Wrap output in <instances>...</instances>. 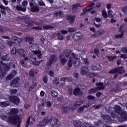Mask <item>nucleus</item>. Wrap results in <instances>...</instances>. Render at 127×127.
Returning a JSON list of instances; mask_svg holds the SVG:
<instances>
[{"label":"nucleus","instance_id":"nucleus-4","mask_svg":"<svg viewBox=\"0 0 127 127\" xmlns=\"http://www.w3.org/2000/svg\"><path fill=\"white\" fill-rule=\"evenodd\" d=\"M19 81H20V78L18 77H16L12 80L10 82V86L11 87H13V88H17L19 87L20 83Z\"/></svg>","mask_w":127,"mask_h":127},{"label":"nucleus","instance_id":"nucleus-64","mask_svg":"<svg viewBox=\"0 0 127 127\" xmlns=\"http://www.w3.org/2000/svg\"><path fill=\"white\" fill-rule=\"evenodd\" d=\"M10 93H11V94H16V93H17V89H10Z\"/></svg>","mask_w":127,"mask_h":127},{"label":"nucleus","instance_id":"nucleus-46","mask_svg":"<svg viewBox=\"0 0 127 127\" xmlns=\"http://www.w3.org/2000/svg\"><path fill=\"white\" fill-rule=\"evenodd\" d=\"M69 82H71L72 81V80H71V78L70 77H62L61 78V81H63L64 82H65V81H69Z\"/></svg>","mask_w":127,"mask_h":127},{"label":"nucleus","instance_id":"nucleus-11","mask_svg":"<svg viewBox=\"0 0 127 127\" xmlns=\"http://www.w3.org/2000/svg\"><path fill=\"white\" fill-rule=\"evenodd\" d=\"M73 95L74 96H82L83 95V91L81 90L79 87H76L73 91Z\"/></svg>","mask_w":127,"mask_h":127},{"label":"nucleus","instance_id":"nucleus-38","mask_svg":"<svg viewBox=\"0 0 127 127\" xmlns=\"http://www.w3.org/2000/svg\"><path fill=\"white\" fill-rule=\"evenodd\" d=\"M107 59L109 60V61H114L115 59L117 58V56H107Z\"/></svg>","mask_w":127,"mask_h":127},{"label":"nucleus","instance_id":"nucleus-24","mask_svg":"<svg viewBox=\"0 0 127 127\" xmlns=\"http://www.w3.org/2000/svg\"><path fill=\"white\" fill-rule=\"evenodd\" d=\"M33 54L34 57H35V55H37V57L39 58V59H41L42 53H41V51H34L33 52Z\"/></svg>","mask_w":127,"mask_h":127},{"label":"nucleus","instance_id":"nucleus-8","mask_svg":"<svg viewBox=\"0 0 127 127\" xmlns=\"http://www.w3.org/2000/svg\"><path fill=\"white\" fill-rule=\"evenodd\" d=\"M24 23L25 24H27L28 27H32L34 25L33 22L30 19L28 16H26L25 20H24Z\"/></svg>","mask_w":127,"mask_h":127},{"label":"nucleus","instance_id":"nucleus-29","mask_svg":"<svg viewBox=\"0 0 127 127\" xmlns=\"http://www.w3.org/2000/svg\"><path fill=\"white\" fill-rule=\"evenodd\" d=\"M40 9L39 7H38V6H34V7H32L31 8V11L32 12H38V11H40Z\"/></svg>","mask_w":127,"mask_h":127},{"label":"nucleus","instance_id":"nucleus-6","mask_svg":"<svg viewBox=\"0 0 127 127\" xmlns=\"http://www.w3.org/2000/svg\"><path fill=\"white\" fill-rule=\"evenodd\" d=\"M0 66H2L3 71H4V72H8V71L10 70V65L9 64L3 63V61L2 60L0 61Z\"/></svg>","mask_w":127,"mask_h":127},{"label":"nucleus","instance_id":"nucleus-27","mask_svg":"<svg viewBox=\"0 0 127 127\" xmlns=\"http://www.w3.org/2000/svg\"><path fill=\"white\" fill-rule=\"evenodd\" d=\"M9 55L6 54V55L3 56L1 58V60L2 61H7V62H8V61L10 60L9 58Z\"/></svg>","mask_w":127,"mask_h":127},{"label":"nucleus","instance_id":"nucleus-21","mask_svg":"<svg viewBox=\"0 0 127 127\" xmlns=\"http://www.w3.org/2000/svg\"><path fill=\"white\" fill-rule=\"evenodd\" d=\"M19 111L17 108H11L10 110L9 114L12 115V116H15L18 114Z\"/></svg>","mask_w":127,"mask_h":127},{"label":"nucleus","instance_id":"nucleus-60","mask_svg":"<svg viewBox=\"0 0 127 127\" xmlns=\"http://www.w3.org/2000/svg\"><path fill=\"white\" fill-rule=\"evenodd\" d=\"M95 2H91L88 4V5L87 6V7H88V8H91V7H94L93 6H94V5H95Z\"/></svg>","mask_w":127,"mask_h":127},{"label":"nucleus","instance_id":"nucleus-1","mask_svg":"<svg viewBox=\"0 0 127 127\" xmlns=\"http://www.w3.org/2000/svg\"><path fill=\"white\" fill-rule=\"evenodd\" d=\"M21 121L18 115L9 116L8 118V124L12 126H16L17 124H20Z\"/></svg>","mask_w":127,"mask_h":127},{"label":"nucleus","instance_id":"nucleus-42","mask_svg":"<svg viewBox=\"0 0 127 127\" xmlns=\"http://www.w3.org/2000/svg\"><path fill=\"white\" fill-rule=\"evenodd\" d=\"M103 118L104 119V120H106L107 121H108L109 123H111V122H112V117H111V116H110L105 115Z\"/></svg>","mask_w":127,"mask_h":127},{"label":"nucleus","instance_id":"nucleus-41","mask_svg":"<svg viewBox=\"0 0 127 127\" xmlns=\"http://www.w3.org/2000/svg\"><path fill=\"white\" fill-rule=\"evenodd\" d=\"M109 73V74H116V73H118V68H115L111 69Z\"/></svg>","mask_w":127,"mask_h":127},{"label":"nucleus","instance_id":"nucleus-17","mask_svg":"<svg viewBox=\"0 0 127 127\" xmlns=\"http://www.w3.org/2000/svg\"><path fill=\"white\" fill-rule=\"evenodd\" d=\"M75 18H76V15H74L73 16L68 15L67 16H66V20H68L70 24H73V23H74L75 22Z\"/></svg>","mask_w":127,"mask_h":127},{"label":"nucleus","instance_id":"nucleus-37","mask_svg":"<svg viewBox=\"0 0 127 127\" xmlns=\"http://www.w3.org/2000/svg\"><path fill=\"white\" fill-rule=\"evenodd\" d=\"M64 56L65 57H66V58H68V57H69V56H70V54H71V53L68 50H65L64 52Z\"/></svg>","mask_w":127,"mask_h":127},{"label":"nucleus","instance_id":"nucleus-47","mask_svg":"<svg viewBox=\"0 0 127 127\" xmlns=\"http://www.w3.org/2000/svg\"><path fill=\"white\" fill-rule=\"evenodd\" d=\"M33 40H34V38H33L32 37L28 36L25 38V41H26V42H29V41H33Z\"/></svg>","mask_w":127,"mask_h":127},{"label":"nucleus","instance_id":"nucleus-25","mask_svg":"<svg viewBox=\"0 0 127 127\" xmlns=\"http://www.w3.org/2000/svg\"><path fill=\"white\" fill-rule=\"evenodd\" d=\"M89 71V68L87 66H83L81 69V73L83 75H86Z\"/></svg>","mask_w":127,"mask_h":127},{"label":"nucleus","instance_id":"nucleus-36","mask_svg":"<svg viewBox=\"0 0 127 127\" xmlns=\"http://www.w3.org/2000/svg\"><path fill=\"white\" fill-rule=\"evenodd\" d=\"M119 32H120V33H122L123 34H125V32H126V29H125L124 28V25H122L119 29Z\"/></svg>","mask_w":127,"mask_h":127},{"label":"nucleus","instance_id":"nucleus-44","mask_svg":"<svg viewBox=\"0 0 127 127\" xmlns=\"http://www.w3.org/2000/svg\"><path fill=\"white\" fill-rule=\"evenodd\" d=\"M110 115L113 119H117V118H118V115L116 114L115 111L111 112Z\"/></svg>","mask_w":127,"mask_h":127},{"label":"nucleus","instance_id":"nucleus-52","mask_svg":"<svg viewBox=\"0 0 127 127\" xmlns=\"http://www.w3.org/2000/svg\"><path fill=\"white\" fill-rule=\"evenodd\" d=\"M59 121V120H58V119H54L53 120V122L54 124H52V125H51V126H54V127H56V126H57V123H58V121Z\"/></svg>","mask_w":127,"mask_h":127},{"label":"nucleus","instance_id":"nucleus-55","mask_svg":"<svg viewBox=\"0 0 127 127\" xmlns=\"http://www.w3.org/2000/svg\"><path fill=\"white\" fill-rule=\"evenodd\" d=\"M98 74L97 73H95L94 72H90L89 74V76L90 78H93L94 77H96Z\"/></svg>","mask_w":127,"mask_h":127},{"label":"nucleus","instance_id":"nucleus-12","mask_svg":"<svg viewBox=\"0 0 127 127\" xmlns=\"http://www.w3.org/2000/svg\"><path fill=\"white\" fill-rule=\"evenodd\" d=\"M45 125H52V117L51 116L46 117L43 120Z\"/></svg>","mask_w":127,"mask_h":127},{"label":"nucleus","instance_id":"nucleus-18","mask_svg":"<svg viewBox=\"0 0 127 127\" xmlns=\"http://www.w3.org/2000/svg\"><path fill=\"white\" fill-rule=\"evenodd\" d=\"M17 74V71L16 70L12 71V72L6 76V80H11Z\"/></svg>","mask_w":127,"mask_h":127},{"label":"nucleus","instance_id":"nucleus-13","mask_svg":"<svg viewBox=\"0 0 127 127\" xmlns=\"http://www.w3.org/2000/svg\"><path fill=\"white\" fill-rule=\"evenodd\" d=\"M30 58L32 59H34L35 61L32 62V64L34 65V66H39L40 65L41 62L43 61V60L39 61H36V57H34V55H31Z\"/></svg>","mask_w":127,"mask_h":127},{"label":"nucleus","instance_id":"nucleus-15","mask_svg":"<svg viewBox=\"0 0 127 127\" xmlns=\"http://www.w3.org/2000/svg\"><path fill=\"white\" fill-rule=\"evenodd\" d=\"M12 40L13 41V43L14 44H19V43H21L22 42V39H21V38H18L15 36L12 37Z\"/></svg>","mask_w":127,"mask_h":127},{"label":"nucleus","instance_id":"nucleus-33","mask_svg":"<svg viewBox=\"0 0 127 127\" xmlns=\"http://www.w3.org/2000/svg\"><path fill=\"white\" fill-rule=\"evenodd\" d=\"M117 73H118V74H123V73H125L124 67L120 66L119 68H117Z\"/></svg>","mask_w":127,"mask_h":127},{"label":"nucleus","instance_id":"nucleus-7","mask_svg":"<svg viewBox=\"0 0 127 127\" xmlns=\"http://www.w3.org/2000/svg\"><path fill=\"white\" fill-rule=\"evenodd\" d=\"M120 118H119V120L121 123H124V122L127 121V113L126 111L123 112L120 115Z\"/></svg>","mask_w":127,"mask_h":127},{"label":"nucleus","instance_id":"nucleus-34","mask_svg":"<svg viewBox=\"0 0 127 127\" xmlns=\"http://www.w3.org/2000/svg\"><path fill=\"white\" fill-rule=\"evenodd\" d=\"M55 15L56 16H58V15H59L60 18H62V17H63V12L62 11H59V12H56L55 13Z\"/></svg>","mask_w":127,"mask_h":127},{"label":"nucleus","instance_id":"nucleus-5","mask_svg":"<svg viewBox=\"0 0 127 127\" xmlns=\"http://www.w3.org/2000/svg\"><path fill=\"white\" fill-rule=\"evenodd\" d=\"M54 62H56V55H51L50 56V59L46 63L47 67H50Z\"/></svg>","mask_w":127,"mask_h":127},{"label":"nucleus","instance_id":"nucleus-63","mask_svg":"<svg viewBox=\"0 0 127 127\" xmlns=\"http://www.w3.org/2000/svg\"><path fill=\"white\" fill-rule=\"evenodd\" d=\"M122 52H123V53H127V47H125L122 48Z\"/></svg>","mask_w":127,"mask_h":127},{"label":"nucleus","instance_id":"nucleus-10","mask_svg":"<svg viewBox=\"0 0 127 127\" xmlns=\"http://www.w3.org/2000/svg\"><path fill=\"white\" fill-rule=\"evenodd\" d=\"M72 39L75 41L80 40V39H82V34L80 32L75 33L72 36Z\"/></svg>","mask_w":127,"mask_h":127},{"label":"nucleus","instance_id":"nucleus-20","mask_svg":"<svg viewBox=\"0 0 127 127\" xmlns=\"http://www.w3.org/2000/svg\"><path fill=\"white\" fill-rule=\"evenodd\" d=\"M69 110H70V108H68L67 106H65V105L62 106V114H64V115H66V114H67V113L69 112Z\"/></svg>","mask_w":127,"mask_h":127},{"label":"nucleus","instance_id":"nucleus-23","mask_svg":"<svg viewBox=\"0 0 127 127\" xmlns=\"http://www.w3.org/2000/svg\"><path fill=\"white\" fill-rule=\"evenodd\" d=\"M15 8L18 11H22V12H25L26 11V7H22V6L19 5H17Z\"/></svg>","mask_w":127,"mask_h":127},{"label":"nucleus","instance_id":"nucleus-58","mask_svg":"<svg viewBox=\"0 0 127 127\" xmlns=\"http://www.w3.org/2000/svg\"><path fill=\"white\" fill-rule=\"evenodd\" d=\"M124 34L123 33H121V34H118L115 36V38L116 39H119V38H123L124 37Z\"/></svg>","mask_w":127,"mask_h":127},{"label":"nucleus","instance_id":"nucleus-53","mask_svg":"<svg viewBox=\"0 0 127 127\" xmlns=\"http://www.w3.org/2000/svg\"><path fill=\"white\" fill-rule=\"evenodd\" d=\"M44 126H46V124L44 123V121H41L39 122V124L37 125V127H44Z\"/></svg>","mask_w":127,"mask_h":127},{"label":"nucleus","instance_id":"nucleus-16","mask_svg":"<svg viewBox=\"0 0 127 127\" xmlns=\"http://www.w3.org/2000/svg\"><path fill=\"white\" fill-rule=\"evenodd\" d=\"M78 7H81V4L80 3H76L73 4L72 5V8H71V11L73 13H75L78 11Z\"/></svg>","mask_w":127,"mask_h":127},{"label":"nucleus","instance_id":"nucleus-57","mask_svg":"<svg viewBox=\"0 0 127 127\" xmlns=\"http://www.w3.org/2000/svg\"><path fill=\"white\" fill-rule=\"evenodd\" d=\"M32 29H34V30H42V28L39 26H35L33 27Z\"/></svg>","mask_w":127,"mask_h":127},{"label":"nucleus","instance_id":"nucleus-49","mask_svg":"<svg viewBox=\"0 0 127 127\" xmlns=\"http://www.w3.org/2000/svg\"><path fill=\"white\" fill-rule=\"evenodd\" d=\"M108 16L109 17V18H111V17H114V15L113 14V10H109L108 11Z\"/></svg>","mask_w":127,"mask_h":127},{"label":"nucleus","instance_id":"nucleus-43","mask_svg":"<svg viewBox=\"0 0 127 127\" xmlns=\"http://www.w3.org/2000/svg\"><path fill=\"white\" fill-rule=\"evenodd\" d=\"M52 28H53V27L49 25H44L43 27V29L44 30H49V29H52Z\"/></svg>","mask_w":127,"mask_h":127},{"label":"nucleus","instance_id":"nucleus-26","mask_svg":"<svg viewBox=\"0 0 127 127\" xmlns=\"http://www.w3.org/2000/svg\"><path fill=\"white\" fill-rule=\"evenodd\" d=\"M24 51L22 49L17 50L16 52V56H21L23 54Z\"/></svg>","mask_w":127,"mask_h":127},{"label":"nucleus","instance_id":"nucleus-48","mask_svg":"<svg viewBox=\"0 0 127 127\" xmlns=\"http://www.w3.org/2000/svg\"><path fill=\"white\" fill-rule=\"evenodd\" d=\"M51 95L52 97H54V98H56V97L58 96V93L55 91L53 90L51 92Z\"/></svg>","mask_w":127,"mask_h":127},{"label":"nucleus","instance_id":"nucleus-9","mask_svg":"<svg viewBox=\"0 0 127 127\" xmlns=\"http://www.w3.org/2000/svg\"><path fill=\"white\" fill-rule=\"evenodd\" d=\"M91 68L93 71H100L102 69V66L99 64H93L91 65Z\"/></svg>","mask_w":127,"mask_h":127},{"label":"nucleus","instance_id":"nucleus-28","mask_svg":"<svg viewBox=\"0 0 127 127\" xmlns=\"http://www.w3.org/2000/svg\"><path fill=\"white\" fill-rule=\"evenodd\" d=\"M0 118L2 121H3V122H6V123H8V117H7V116L1 115L0 116Z\"/></svg>","mask_w":127,"mask_h":127},{"label":"nucleus","instance_id":"nucleus-54","mask_svg":"<svg viewBox=\"0 0 127 127\" xmlns=\"http://www.w3.org/2000/svg\"><path fill=\"white\" fill-rule=\"evenodd\" d=\"M22 4L23 7H26L28 5V2L27 0H24L22 1Z\"/></svg>","mask_w":127,"mask_h":127},{"label":"nucleus","instance_id":"nucleus-14","mask_svg":"<svg viewBox=\"0 0 127 127\" xmlns=\"http://www.w3.org/2000/svg\"><path fill=\"white\" fill-rule=\"evenodd\" d=\"M114 110L115 113L118 114V115H119V116H121V115L122 114L124 111H123V109H122V107L119 105H116L114 107Z\"/></svg>","mask_w":127,"mask_h":127},{"label":"nucleus","instance_id":"nucleus-35","mask_svg":"<svg viewBox=\"0 0 127 127\" xmlns=\"http://www.w3.org/2000/svg\"><path fill=\"white\" fill-rule=\"evenodd\" d=\"M67 66L69 68H71V67L73 66V60H72V58H69L68 60V62L67 63Z\"/></svg>","mask_w":127,"mask_h":127},{"label":"nucleus","instance_id":"nucleus-19","mask_svg":"<svg viewBox=\"0 0 127 127\" xmlns=\"http://www.w3.org/2000/svg\"><path fill=\"white\" fill-rule=\"evenodd\" d=\"M93 9H94V7H91L88 8L86 6L85 8H83L82 9L83 12L80 13V15H82V16L85 15V14H86L87 12H90V11H91V10H93Z\"/></svg>","mask_w":127,"mask_h":127},{"label":"nucleus","instance_id":"nucleus-32","mask_svg":"<svg viewBox=\"0 0 127 127\" xmlns=\"http://www.w3.org/2000/svg\"><path fill=\"white\" fill-rule=\"evenodd\" d=\"M74 127H83V123L80 122V121H77L74 123ZM84 127H86L85 126Z\"/></svg>","mask_w":127,"mask_h":127},{"label":"nucleus","instance_id":"nucleus-3","mask_svg":"<svg viewBox=\"0 0 127 127\" xmlns=\"http://www.w3.org/2000/svg\"><path fill=\"white\" fill-rule=\"evenodd\" d=\"M9 101L16 106H17L20 103V99L16 95H11L9 96Z\"/></svg>","mask_w":127,"mask_h":127},{"label":"nucleus","instance_id":"nucleus-59","mask_svg":"<svg viewBox=\"0 0 127 127\" xmlns=\"http://www.w3.org/2000/svg\"><path fill=\"white\" fill-rule=\"evenodd\" d=\"M46 104L48 108H51V107H52V102L51 101H47Z\"/></svg>","mask_w":127,"mask_h":127},{"label":"nucleus","instance_id":"nucleus-45","mask_svg":"<svg viewBox=\"0 0 127 127\" xmlns=\"http://www.w3.org/2000/svg\"><path fill=\"white\" fill-rule=\"evenodd\" d=\"M80 61H75L73 62L74 67V68H77L80 66Z\"/></svg>","mask_w":127,"mask_h":127},{"label":"nucleus","instance_id":"nucleus-51","mask_svg":"<svg viewBox=\"0 0 127 127\" xmlns=\"http://www.w3.org/2000/svg\"><path fill=\"white\" fill-rule=\"evenodd\" d=\"M97 35H102V34H104L105 33V31L104 30H99L96 32Z\"/></svg>","mask_w":127,"mask_h":127},{"label":"nucleus","instance_id":"nucleus-22","mask_svg":"<svg viewBox=\"0 0 127 127\" xmlns=\"http://www.w3.org/2000/svg\"><path fill=\"white\" fill-rule=\"evenodd\" d=\"M95 96L92 95H88L87 96L88 100H90L89 101V104L90 105H94L95 104Z\"/></svg>","mask_w":127,"mask_h":127},{"label":"nucleus","instance_id":"nucleus-56","mask_svg":"<svg viewBox=\"0 0 127 127\" xmlns=\"http://www.w3.org/2000/svg\"><path fill=\"white\" fill-rule=\"evenodd\" d=\"M16 51H17V50H16V48L13 47L11 51V54H12L13 55H16Z\"/></svg>","mask_w":127,"mask_h":127},{"label":"nucleus","instance_id":"nucleus-40","mask_svg":"<svg viewBox=\"0 0 127 127\" xmlns=\"http://www.w3.org/2000/svg\"><path fill=\"white\" fill-rule=\"evenodd\" d=\"M0 106L1 107H8V106H9V104H8V103L6 102V101H4V102H1L0 103Z\"/></svg>","mask_w":127,"mask_h":127},{"label":"nucleus","instance_id":"nucleus-62","mask_svg":"<svg viewBox=\"0 0 127 127\" xmlns=\"http://www.w3.org/2000/svg\"><path fill=\"white\" fill-rule=\"evenodd\" d=\"M84 109H85L84 108V107H83V106H81L77 109V111L78 112V113H82V112H84Z\"/></svg>","mask_w":127,"mask_h":127},{"label":"nucleus","instance_id":"nucleus-2","mask_svg":"<svg viewBox=\"0 0 127 127\" xmlns=\"http://www.w3.org/2000/svg\"><path fill=\"white\" fill-rule=\"evenodd\" d=\"M98 87H97L95 88H91L88 91V94H93L96 93L97 91H100L101 90H104L105 89V86H104V83L99 82L97 83L96 84Z\"/></svg>","mask_w":127,"mask_h":127},{"label":"nucleus","instance_id":"nucleus-39","mask_svg":"<svg viewBox=\"0 0 127 127\" xmlns=\"http://www.w3.org/2000/svg\"><path fill=\"white\" fill-rule=\"evenodd\" d=\"M102 16L105 19H107V18L108 17V13L107 12V11H106V10H102Z\"/></svg>","mask_w":127,"mask_h":127},{"label":"nucleus","instance_id":"nucleus-31","mask_svg":"<svg viewBox=\"0 0 127 127\" xmlns=\"http://www.w3.org/2000/svg\"><path fill=\"white\" fill-rule=\"evenodd\" d=\"M60 61L63 65H65L67 63V60L65 58H62V55L60 57Z\"/></svg>","mask_w":127,"mask_h":127},{"label":"nucleus","instance_id":"nucleus-61","mask_svg":"<svg viewBox=\"0 0 127 127\" xmlns=\"http://www.w3.org/2000/svg\"><path fill=\"white\" fill-rule=\"evenodd\" d=\"M67 92L69 95H70V96H72V95H73V89H72V88H68Z\"/></svg>","mask_w":127,"mask_h":127},{"label":"nucleus","instance_id":"nucleus-50","mask_svg":"<svg viewBox=\"0 0 127 127\" xmlns=\"http://www.w3.org/2000/svg\"><path fill=\"white\" fill-rule=\"evenodd\" d=\"M43 81L45 84H47V82H48V76H47V75H45L43 77Z\"/></svg>","mask_w":127,"mask_h":127},{"label":"nucleus","instance_id":"nucleus-30","mask_svg":"<svg viewBox=\"0 0 127 127\" xmlns=\"http://www.w3.org/2000/svg\"><path fill=\"white\" fill-rule=\"evenodd\" d=\"M83 104V101L82 100H78L75 102L74 104V107L78 108V107H80L81 105Z\"/></svg>","mask_w":127,"mask_h":127}]
</instances>
